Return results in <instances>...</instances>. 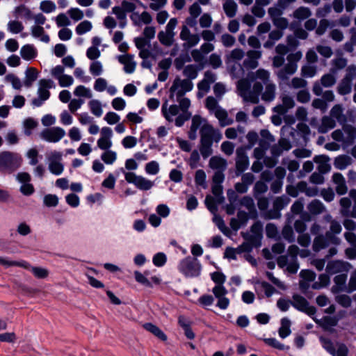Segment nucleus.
Masks as SVG:
<instances>
[{
    "label": "nucleus",
    "mask_w": 356,
    "mask_h": 356,
    "mask_svg": "<svg viewBox=\"0 0 356 356\" xmlns=\"http://www.w3.org/2000/svg\"><path fill=\"white\" fill-rule=\"evenodd\" d=\"M314 320L325 330H328L330 327L337 325V319L335 317L325 316L321 321L314 318Z\"/></svg>",
    "instance_id": "nucleus-46"
},
{
    "label": "nucleus",
    "mask_w": 356,
    "mask_h": 356,
    "mask_svg": "<svg viewBox=\"0 0 356 356\" xmlns=\"http://www.w3.org/2000/svg\"><path fill=\"white\" fill-rule=\"evenodd\" d=\"M161 111L163 117L168 122H172L175 116L177 118L181 114V113H179V111H181L179 104L168 105V101L163 104Z\"/></svg>",
    "instance_id": "nucleus-22"
},
{
    "label": "nucleus",
    "mask_w": 356,
    "mask_h": 356,
    "mask_svg": "<svg viewBox=\"0 0 356 356\" xmlns=\"http://www.w3.org/2000/svg\"><path fill=\"white\" fill-rule=\"evenodd\" d=\"M268 186L263 181H257L253 188V195L255 198L258 195L265 193L268 191Z\"/></svg>",
    "instance_id": "nucleus-57"
},
{
    "label": "nucleus",
    "mask_w": 356,
    "mask_h": 356,
    "mask_svg": "<svg viewBox=\"0 0 356 356\" xmlns=\"http://www.w3.org/2000/svg\"><path fill=\"white\" fill-rule=\"evenodd\" d=\"M35 49L30 44L24 45L20 50V54L22 57L25 60H31L36 56Z\"/></svg>",
    "instance_id": "nucleus-44"
},
{
    "label": "nucleus",
    "mask_w": 356,
    "mask_h": 356,
    "mask_svg": "<svg viewBox=\"0 0 356 356\" xmlns=\"http://www.w3.org/2000/svg\"><path fill=\"white\" fill-rule=\"evenodd\" d=\"M352 159L350 156L348 155H341L335 158L334 159V166L339 170H343L347 166L351 165Z\"/></svg>",
    "instance_id": "nucleus-38"
},
{
    "label": "nucleus",
    "mask_w": 356,
    "mask_h": 356,
    "mask_svg": "<svg viewBox=\"0 0 356 356\" xmlns=\"http://www.w3.org/2000/svg\"><path fill=\"white\" fill-rule=\"evenodd\" d=\"M341 206L340 213L342 216L356 218V205H354L352 211H350L351 200L348 197H342L339 201Z\"/></svg>",
    "instance_id": "nucleus-23"
},
{
    "label": "nucleus",
    "mask_w": 356,
    "mask_h": 356,
    "mask_svg": "<svg viewBox=\"0 0 356 356\" xmlns=\"http://www.w3.org/2000/svg\"><path fill=\"white\" fill-rule=\"evenodd\" d=\"M113 13L120 20V26L123 29L126 26V13L121 6H115L112 9Z\"/></svg>",
    "instance_id": "nucleus-50"
},
{
    "label": "nucleus",
    "mask_w": 356,
    "mask_h": 356,
    "mask_svg": "<svg viewBox=\"0 0 356 356\" xmlns=\"http://www.w3.org/2000/svg\"><path fill=\"white\" fill-rule=\"evenodd\" d=\"M355 291H356V268L350 273L346 289V291L348 293H351Z\"/></svg>",
    "instance_id": "nucleus-64"
},
{
    "label": "nucleus",
    "mask_w": 356,
    "mask_h": 356,
    "mask_svg": "<svg viewBox=\"0 0 356 356\" xmlns=\"http://www.w3.org/2000/svg\"><path fill=\"white\" fill-rule=\"evenodd\" d=\"M237 7V4L234 0H226L223 3V10L229 17H233L236 15Z\"/></svg>",
    "instance_id": "nucleus-41"
},
{
    "label": "nucleus",
    "mask_w": 356,
    "mask_h": 356,
    "mask_svg": "<svg viewBox=\"0 0 356 356\" xmlns=\"http://www.w3.org/2000/svg\"><path fill=\"white\" fill-rule=\"evenodd\" d=\"M182 264L188 275L194 276L199 273L200 266L197 264L196 259L191 257L186 258L183 261Z\"/></svg>",
    "instance_id": "nucleus-25"
},
{
    "label": "nucleus",
    "mask_w": 356,
    "mask_h": 356,
    "mask_svg": "<svg viewBox=\"0 0 356 356\" xmlns=\"http://www.w3.org/2000/svg\"><path fill=\"white\" fill-rule=\"evenodd\" d=\"M125 179L129 183H133L139 189L144 191L149 190L154 185L153 181L141 176H137L134 172H127Z\"/></svg>",
    "instance_id": "nucleus-13"
},
{
    "label": "nucleus",
    "mask_w": 356,
    "mask_h": 356,
    "mask_svg": "<svg viewBox=\"0 0 356 356\" xmlns=\"http://www.w3.org/2000/svg\"><path fill=\"white\" fill-rule=\"evenodd\" d=\"M287 84L291 88L300 90L307 88L308 83L302 77L296 76Z\"/></svg>",
    "instance_id": "nucleus-42"
},
{
    "label": "nucleus",
    "mask_w": 356,
    "mask_h": 356,
    "mask_svg": "<svg viewBox=\"0 0 356 356\" xmlns=\"http://www.w3.org/2000/svg\"><path fill=\"white\" fill-rule=\"evenodd\" d=\"M216 80V75L215 73L210 70H207L204 73L203 79L197 83V88L199 90L198 96L202 97L204 93L208 92L210 90V85L214 83Z\"/></svg>",
    "instance_id": "nucleus-17"
},
{
    "label": "nucleus",
    "mask_w": 356,
    "mask_h": 356,
    "mask_svg": "<svg viewBox=\"0 0 356 356\" xmlns=\"http://www.w3.org/2000/svg\"><path fill=\"white\" fill-rule=\"evenodd\" d=\"M227 166V160L220 156H213L209 161V167L216 171H225Z\"/></svg>",
    "instance_id": "nucleus-30"
},
{
    "label": "nucleus",
    "mask_w": 356,
    "mask_h": 356,
    "mask_svg": "<svg viewBox=\"0 0 356 356\" xmlns=\"http://www.w3.org/2000/svg\"><path fill=\"white\" fill-rule=\"evenodd\" d=\"M113 131L111 128L105 127L100 131V138L97 140V146L102 150H108L112 146L111 137Z\"/></svg>",
    "instance_id": "nucleus-18"
},
{
    "label": "nucleus",
    "mask_w": 356,
    "mask_h": 356,
    "mask_svg": "<svg viewBox=\"0 0 356 356\" xmlns=\"http://www.w3.org/2000/svg\"><path fill=\"white\" fill-rule=\"evenodd\" d=\"M249 166V159L244 147H238L236 150L235 168L239 173L244 172Z\"/></svg>",
    "instance_id": "nucleus-14"
},
{
    "label": "nucleus",
    "mask_w": 356,
    "mask_h": 356,
    "mask_svg": "<svg viewBox=\"0 0 356 356\" xmlns=\"http://www.w3.org/2000/svg\"><path fill=\"white\" fill-rule=\"evenodd\" d=\"M27 269H30L33 275L38 279H45L49 275V270L39 266H31L29 265V268Z\"/></svg>",
    "instance_id": "nucleus-48"
},
{
    "label": "nucleus",
    "mask_w": 356,
    "mask_h": 356,
    "mask_svg": "<svg viewBox=\"0 0 356 356\" xmlns=\"http://www.w3.org/2000/svg\"><path fill=\"white\" fill-rule=\"evenodd\" d=\"M65 135V130L58 127L44 129L40 134L42 139L47 142L53 143L59 142Z\"/></svg>",
    "instance_id": "nucleus-9"
},
{
    "label": "nucleus",
    "mask_w": 356,
    "mask_h": 356,
    "mask_svg": "<svg viewBox=\"0 0 356 356\" xmlns=\"http://www.w3.org/2000/svg\"><path fill=\"white\" fill-rule=\"evenodd\" d=\"M240 204L244 207L248 211L251 218H256L257 216V209L254 200L250 196H243L239 200Z\"/></svg>",
    "instance_id": "nucleus-28"
},
{
    "label": "nucleus",
    "mask_w": 356,
    "mask_h": 356,
    "mask_svg": "<svg viewBox=\"0 0 356 356\" xmlns=\"http://www.w3.org/2000/svg\"><path fill=\"white\" fill-rule=\"evenodd\" d=\"M236 90L243 102L254 104L259 102V97L265 102H271L277 95V86L271 79L270 72L264 68L249 72L247 78L239 79Z\"/></svg>",
    "instance_id": "nucleus-1"
},
{
    "label": "nucleus",
    "mask_w": 356,
    "mask_h": 356,
    "mask_svg": "<svg viewBox=\"0 0 356 356\" xmlns=\"http://www.w3.org/2000/svg\"><path fill=\"white\" fill-rule=\"evenodd\" d=\"M32 35L34 37L38 38L41 37L40 40L42 42H48L49 41V38L47 35H45L44 29L40 26H34L31 29Z\"/></svg>",
    "instance_id": "nucleus-55"
},
{
    "label": "nucleus",
    "mask_w": 356,
    "mask_h": 356,
    "mask_svg": "<svg viewBox=\"0 0 356 356\" xmlns=\"http://www.w3.org/2000/svg\"><path fill=\"white\" fill-rule=\"evenodd\" d=\"M290 202V199L286 196L277 197L273 204V209L268 211L265 218L267 219H278L281 217L280 211L283 209Z\"/></svg>",
    "instance_id": "nucleus-8"
},
{
    "label": "nucleus",
    "mask_w": 356,
    "mask_h": 356,
    "mask_svg": "<svg viewBox=\"0 0 356 356\" xmlns=\"http://www.w3.org/2000/svg\"><path fill=\"white\" fill-rule=\"evenodd\" d=\"M22 159L17 153L3 151L0 153V172L12 173L17 170Z\"/></svg>",
    "instance_id": "nucleus-5"
},
{
    "label": "nucleus",
    "mask_w": 356,
    "mask_h": 356,
    "mask_svg": "<svg viewBox=\"0 0 356 356\" xmlns=\"http://www.w3.org/2000/svg\"><path fill=\"white\" fill-rule=\"evenodd\" d=\"M330 243H331L328 237H327L326 234L325 235L318 234L313 240L312 250L315 252H318L321 250L328 247Z\"/></svg>",
    "instance_id": "nucleus-27"
},
{
    "label": "nucleus",
    "mask_w": 356,
    "mask_h": 356,
    "mask_svg": "<svg viewBox=\"0 0 356 356\" xmlns=\"http://www.w3.org/2000/svg\"><path fill=\"white\" fill-rule=\"evenodd\" d=\"M158 39L162 44L170 47L175 41V35L165 31H161L158 33Z\"/></svg>",
    "instance_id": "nucleus-40"
},
{
    "label": "nucleus",
    "mask_w": 356,
    "mask_h": 356,
    "mask_svg": "<svg viewBox=\"0 0 356 356\" xmlns=\"http://www.w3.org/2000/svg\"><path fill=\"white\" fill-rule=\"evenodd\" d=\"M105 152L102 154V160L106 164H112L116 160L117 154L115 152L110 150H104Z\"/></svg>",
    "instance_id": "nucleus-59"
},
{
    "label": "nucleus",
    "mask_w": 356,
    "mask_h": 356,
    "mask_svg": "<svg viewBox=\"0 0 356 356\" xmlns=\"http://www.w3.org/2000/svg\"><path fill=\"white\" fill-rule=\"evenodd\" d=\"M307 209L313 215H318L326 211L325 205L318 200H313L307 205Z\"/></svg>",
    "instance_id": "nucleus-35"
},
{
    "label": "nucleus",
    "mask_w": 356,
    "mask_h": 356,
    "mask_svg": "<svg viewBox=\"0 0 356 356\" xmlns=\"http://www.w3.org/2000/svg\"><path fill=\"white\" fill-rule=\"evenodd\" d=\"M213 93H214L216 97L219 100H220L222 98V96L227 92L225 85L221 82L216 83L213 86Z\"/></svg>",
    "instance_id": "nucleus-58"
},
{
    "label": "nucleus",
    "mask_w": 356,
    "mask_h": 356,
    "mask_svg": "<svg viewBox=\"0 0 356 356\" xmlns=\"http://www.w3.org/2000/svg\"><path fill=\"white\" fill-rule=\"evenodd\" d=\"M332 181L336 185L335 191L339 195H344L348 191L346 180L341 173L336 172L332 175Z\"/></svg>",
    "instance_id": "nucleus-24"
},
{
    "label": "nucleus",
    "mask_w": 356,
    "mask_h": 356,
    "mask_svg": "<svg viewBox=\"0 0 356 356\" xmlns=\"http://www.w3.org/2000/svg\"><path fill=\"white\" fill-rule=\"evenodd\" d=\"M342 227L337 220H332L330 224L329 231L326 232V236L328 237L332 244L338 245L341 243V239L336 236L341 232Z\"/></svg>",
    "instance_id": "nucleus-21"
},
{
    "label": "nucleus",
    "mask_w": 356,
    "mask_h": 356,
    "mask_svg": "<svg viewBox=\"0 0 356 356\" xmlns=\"http://www.w3.org/2000/svg\"><path fill=\"white\" fill-rule=\"evenodd\" d=\"M312 15L310 8L305 6H300L292 14L293 18L302 21L308 19Z\"/></svg>",
    "instance_id": "nucleus-36"
},
{
    "label": "nucleus",
    "mask_w": 356,
    "mask_h": 356,
    "mask_svg": "<svg viewBox=\"0 0 356 356\" xmlns=\"http://www.w3.org/2000/svg\"><path fill=\"white\" fill-rule=\"evenodd\" d=\"M330 158L326 155H318L314 158V161L318 164V170L320 173L325 174L331 170V165L329 163Z\"/></svg>",
    "instance_id": "nucleus-26"
},
{
    "label": "nucleus",
    "mask_w": 356,
    "mask_h": 356,
    "mask_svg": "<svg viewBox=\"0 0 356 356\" xmlns=\"http://www.w3.org/2000/svg\"><path fill=\"white\" fill-rule=\"evenodd\" d=\"M317 52L325 58H330L333 55V50L331 47L323 44H318L316 46Z\"/></svg>",
    "instance_id": "nucleus-51"
},
{
    "label": "nucleus",
    "mask_w": 356,
    "mask_h": 356,
    "mask_svg": "<svg viewBox=\"0 0 356 356\" xmlns=\"http://www.w3.org/2000/svg\"><path fill=\"white\" fill-rule=\"evenodd\" d=\"M284 35V32L281 30L274 29L269 32L268 40L264 43V47L266 49L272 48L275 42L280 40Z\"/></svg>",
    "instance_id": "nucleus-32"
},
{
    "label": "nucleus",
    "mask_w": 356,
    "mask_h": 356,
    "mask_svg": "<svg viewBox=\"0 0 356 356\" xmlns=\"http://www.w3.org/2000/svg\"><path fill=\"white\" fill-rule=\"evenodd\" d=\"M283 238L289 243H293L295 241V235L292 227L286 225L282 231Z\"/></svg>",
    "instance_id": "nucleus-61"
},
{
    "label": "nucleus",
    "mask_w": 356,
    "mask_h": 356,
    "mask_svg": "<svg viewBox=\"0 0 356 356\" xmlns=\"http://www.w3.org/2000/svg\"><path fill=\"white\" fill-rule=\"evenodd\" d=\"M262 55L261 51L259 49L249 50L246 53L247 58L243 60V65L248 69H255L259 65L258 60Z\"/></svg>",
    "instance_id": "nucleus-20"
},
{
    "label": "nucleus",
    "mask_w": 356,
    "mask_h": 356,
    "mask_svg": "<svg viewBox=\"0 0 356 356\" xmlns=\"http://www.w3.org/2000/svg\"><path fill=\"white\" fill-rule=\"evenodd\" d=\"M200 154H201L200 150L194 149L192 151L188 159V164L191 168H195L197 167V164L200 160Z\"/></svg>",
    "instance_id": "nucleus-62"
},
{
    "label": "nucleus",
    "mask_w": 356,
    "mask_h": 356,
    "mask_svg": "<svg viewBox=\"0 0 356 356\" xmlns=\"http://www.w3.org/2000/svg\"><path fill=\"white\" fill-rule=\"evenodd\" d=\"M296 99L298 102L302 104L309 102L311 99V95L308 89L306 88L305 89L300 90L296 94Z\"/></svg>",
    "instance_id": "nucleus-60"
},
{
    "label": "nucleus",
    "mask_w": 356,
    "mask_h": 356,
    "mask_svg": "<svg viewBox=\"0 0 356 356\" xmlns=\"http://www.w3.org/2000/svg\"><path fill=\"white\" fill-rule=\"evenodd\" d=\"M290 327V320L286 318H283L281 320V327L278 330L279 335L281 338L284 339L291 334V331Z\"/></svg>",
    "instance_id": "nucleus-45"
},
{
    "label": "nucleus",
    "mask_w": 356,
    "mask_h": 356,
    "mask_svg": "<svg viewBox=\"0 0 356 356\" xmlns=\"http://www.w3.org/2000/svg\"><path fill=\"white\" fill-rule=\"evenodd\" d=\"M300 73L302 77H314L317 73V66L309 63L304 65L301 67Z\"/></svg>",
    "instance_id": "nucleus-43"
},
{
    "label": "nucleus",
    "mask_w": 356,
    "mask_h": 356,
    "mask_svg": "<svg viewBox=\"0 0 356 356\" xmlns=\"http://www.w3.org/2000/svg\"><path fill=\"white\" fill-rule=\"evenodd\" d=\"M197 68L195 65H188L183 70V74L186 77V79L192 80L197 76Z\"/></svg>",
    "instance_id": "nucleus-53"
},
{
    "label": "nucleus",
    "mask_w": 356,
    "mask_h": 356,
    "mask_svg": "<svg viewBox=\"0 0 356 356\" xmlns=\"http://www.w3.org/2000/svg\"><path fill=\"white\" fill-rule=\"evenodd\" d=\"M337 90L341 95L350 94L352 90V81L343 78L339 83Z\"/></svg>",
    "instance_id": "nucleus-39"
},
{
    "label": "nucleus",
    "mask_w": 356,
    "mask_h": 356,
    "mask_svg": "<svg viewBox=\"0 0 356 356\" xmlns=\"http://www.w3.org/2000/svg\"><path fill=\"white\" fill-rule=\"evenodd\" d=\"M203 119L200 115H196L192 118L190 129L197 131L200 129L199 150L204 159H207L213 153V143H218L222 138L220 131L216 129L212 124L205 121L202 126Z\"/></svg>",
    "instance_id": "nucleus-2"
},
{
    "label": "nucleus",
    "mask_w": 356,
    "mask_h": 356,
    "mask_svg": "<svg viewBox=\"0 0 356 356\" xmlns=\"http://www.w3.org/2000/svg\"><path fill=\"white\" fill-rule=\"evenodd\" d=\"M263 225L260 221H257L251 227V234L241 233L245 241H250L254 247L261 245L262 237Z\"/></svg>",
    "instance_id": "nucleus-10"
},
{
    "label": "nucleus",
    "mask_w": 356,
    "mask_h": 356,
    "mask_svg": "<svg viewBox=\"0 0 356 356\" xmlns=\"http://www.w3.org/2000/svg\"><path fill=\"white\" fill-rule=\"evenodd\" d=\"M211 279L216 284L212 289V293L217 299L216 305L221 309H226L229 305V300L226 297L227 290L223 286L226 277L222 273L215 272L211 274Z\"/></svg>",
    "instance_id": "nucleus-4"
},
{
    "label": "nucleus",
    "mask_w": 356,
    "mask_h": 356,
    "mask_svg": "<svg viewBox=\"0 0 356 356\" xmlns=\"http://www.w3.org/2000/svg\"><path fill=\"white\" fill-rule=\"evenodd\" d=\"M90 111L93 115L99 117L102 115L103 111L102 108L101 102L98 100L93 99L88 103Z\"/></svg>",
    "instance_id": "nucleus-56"
},
{
    "label": "nucleus",
    "mask_w": 356,
    "mask_h": 356,
    "mask_svg": "<svg viewBox=\"0 0 356 356\" xmlns=\"http://www.w3.org/2000/svg\"><path fill=\"white\" fill-rule=\"evenodd\" d=\"M336 77L331 73H327L322 76L320 82L316 81L313 84L312 91L317 95L320 96L323 93V88H330L336 83Z\"/></svg>",
    "instance_id": "nucleus-11"
},
{
    "label": "nucleus",
    "mask_w": 356,
    "mask_h": 356,
    "mask_svg": "<svg viewBox=\"0 0 356 356\" xmlns=\"http://www.w3.org/2000/svg\"><path fill=\"white\" fill-rule=\"evenodd\" d=\"M320 340L323 348L333 356H348V348L344 343H337L334 345L330 339L323 337H321Z\"/></svg>",
    "instance_id": "nucleus-7"
},
{
    "label": "nucleus",
    "mask_w": 356,
    "mask_h": 356,
    "mask_svg": "<svg viewBox=\"0 0 356 356\" xmlns=\"http://www.w3.org/2000/svg\"><path fill=\"white\" fill-rule=\"evenodd\" d=\"M54 82L50 79H41L38 82V97L32 100V104L35 106L42 105L44 101L49 98L50 92L49 89L53 87Z\"/></svg>",
    "instance_id": "nucleus-6"
},
{
    "label": "nucleus",
    "mask_w": 356,
    "mask_h": 356,
    "mask_svg": "<svg viewBox=\"0 0 356 356\" xmlns=\"http://www.w3.org/2000/svg\"><path fill=\"white\" fill-rule=\"evenodd\" d=\"M0 264L6 267L19 266L24 268H29V264L26 261H11L2 257H0Z\"/></svg>",
    "instance_id": "nucleus-47"
},
{
    "label": "nucleus",
    "mask_w": 356,
    "mask_h": 356,
    "mask_svg": "<svg viewBox=\"0 0 356 356\" xmlns=\"http://www.w3.org/2000/svg\"><path fill=\"white\" fill-rule=\"evenodd\" d=\"M38 74V72L35 68H29L26 72L25 86L27 87L31 86L32 83L37 79Z\"/></svg>",
    "instance_id": "nucleus-54"
},
{
    "label": "nucleus",
    "mask_w": 356,
    "mask_h": 356,
    "mask_svg": "<svg viewBox=\"0 0 356 356\" xmlns=\"http://www.w3.org/2000/svg\"><path fill=\"white\" fill-rule=\"evenodd\" d=\"M298 69V65L287 62L284 66L275 72L280 83H287L290 76L294 74Z\"/></svg>",
    "instance_id": "nucleus-16"
},
{
    "label": "nucleus",
    "mask_w": 356,
    "mask_h": 356,
    "mask_svg": "<svg viewBox=\"0 0 356 356\" xmlns=\"http://www.w3.org/2000/svg\"><path fill=\"white\" fill-rule=\"evenodd\" d=\"M336 126L335 120L330 116L325 115L321 118V124L318 127V131L321 134L327 132Z\"/></svg>",
    "instance_id": "nucleus-33"
},
{
    "label": "nucleus",
    "mask_w": 356,
    "mask_h": 356,
    "mask_svg": "<svg viewBox=\"0 0 356 356\" xmlns=\"http://www.w3.org/2000/svg\"><path fill=\"white\" fill-rule=\"evenodd\" d=\"M291 305L297 309L305 312L309 316H312L316 313V308L309 306L308 301L300 295H293Z\"/></svg>",
    "instance_id": "nucleus-15"
},
{
    "label": "nucleus",
    "mask_w": 356,
    "mask_h": 356,
    "mask_svg": "<svg viewBox=\"0 0 356 356\" xmlns=\"http://www.w3.org/2000/svg\"><path fill=\"white\" fill-rule=\"evenodd\" d=\"M193 88V82L189 79H181L177 77L171 87L170 88V97L172 99L176 97V101L178 102L181 109V114L175 118L176 126L181 127L184 122L188 120L191 117V113L188 108L191 106L189 99L184 96L187 92H190Z\"/></svg>",
    "instance_id": "nucleus-3"
},
{
    "label": "nucleus",
    "mask_w": 356,
    "mask_h": 356,
    "mask_svg": "<svg viewBox=\"0 0 356 356\" xmlns=\"http://www.w3.org/2000/svg\"><path fill=\"white\" fill-rule=\"evenodd\" d=\"M330 116L334 120L336 119L339 123L346 121V117L343 115V108L341 104H336L331 108Z\"/></svg>",
    "instance_id": "nucleus-37"
},
{
    "label": "nucleus",
    "mask_w": 356,
    "mask_h": 356,
    "mask_svg": "<svg viewBox=\"0 0 356 356\" xmlns=\"http://www.w3.org/2000/svg\"><path fill=\"white\" fill-rule=\"evenodd\" d=\"M178 324L184 330V334L188 339H193L195 337V333L191 329L192 322L184 316L178 317Z\"/></svg>",
    "instance_id": "nucleus-29"
},
{
    "label": "nucleus",
    "mask_w": 356,
    "mask_h": 356,
    "mask_svg": "<svg viewBox=\"0 0 356 356\" xmlns=\"http://www.w3.org/2000/svg\"><path fill=\"white\" fill-rule=\"evenodd\" d=\"M353 268V266L348 261L343 260H334L328 262L326 266V272L328 274L334 275L337 273H348Z\"/></svg>",
    "instance_id": "nucleus-12"
},
{
    "label": "nucleus",
    "mask_w": 356,
    "mask_h": 356,
    "mask_svg": "<svg viewBox=\"0 0 356 356\" xmlns=\"http://www.w3.org/2000/svg\"><path fill=\"white\" fill-rule=\"evenodd\" d=\"M212 22V17L209 13H204L199 19V24L202 29H209Z\"/></svg>",
    "instance_id": "nucleus-63"
},
{
    "label": "nucleus",
    "mask_w": 356,
    "mask_h": 356,
    "mask_svg": "<svg viewBox=\"0 0 356 356\" xmlns=\"http://www.w3.org/2000/svg\"><path fill=\"white\" fill-rule=\"evenodd\" d=\"M120 63L124 65V71L131 73L134 71L136 63L133 61V56L129 54L122 55L118 57Z\"/></svg>",
    "instance_id": "nucleus-34"
},
{
    "label": "nucleus",
    "mask_w": 356,
    "mask_h": 356,
    "mask_svg": "<svg viewBox=\"0 0 356 356\" xmlns=\"http://www.w3.org/2000/svg\"><path fill=\"white\" fill-rule=\"evenodd\" d=\"M143 328L155 338L161 341V342L165 343L168 341V336L164 331L159 327L157 325L147 322L143 324Z\"/></svg>",
    "instance_id": "nucleus-19"
},
{
    "label": "nucleus",
    "mask_w": 356,
    "mask_h": 356,
    "mask_svg": "<svg viewBox=\"0 0 356 356\" xmlns=\"http://www.w3.org/2000/svg\"><path fill=\"white\" fill-rule=\"evenodd\" d=\"M218 100L216 97L213 96H209L205 99V107L211 113H214L216 110L220 108L221 106L218 104Z\"/></svg>",
    "instance_id": "nucleus-49"
},
{
    "label": "nucleus",
    "mask_w": 356,
    "mask_h": 356,
    "mask_svg": "<svg viewBox=\"0 0 356 356\" xmlns=\"http://www.w3.org/2000/svg\"><path fill=\"white\" fill-rule=\"evenodd\" d=\"M268 148V144L264 140L259 141V147H256L253 151V156L257 160L261 159L264 155L266 150Z\"/></svg>",
    "instance_id": "nucleus-52"
},
{
    "label": "nucleus",
    "mask_w": 356,
    "mask_h": 356,
    "mask_svg": "<svg viewBox=\"0 0 356 356\" xmlns=\"http://www.w3.org/2000/svg\"><path fill=\"white\" fill-rule=\"evenodd\" d=\"M213 114L222 127L231 125L234 122V120L229 117L227 111L222 107L216 110Z\"/></svg>",
    "instance_id": "nucleus-31"
}]
</instances>
